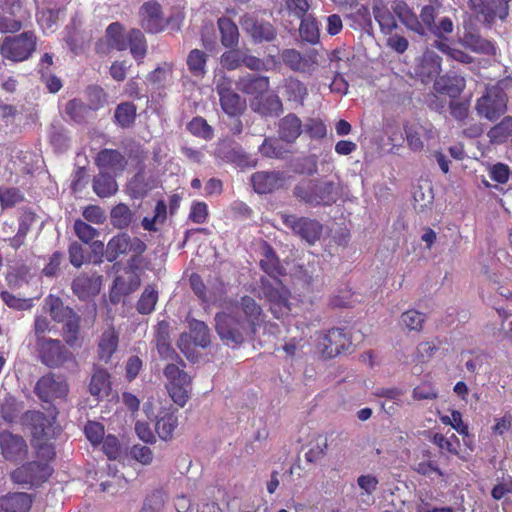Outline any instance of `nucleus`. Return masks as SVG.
Returning a JSON list of instances; mask_svg holds the SVG:
<instances>
[{
	"label": "nucleus",
	"mask_w": 512,
	"mask_h": 512,
	"mask_svg": "<svg viewBox=\"0 0 512 512\" xmlns=\"http://www.w3.org/2000/svg\"><path fill=\"white\" fill-rule=\"evenodd\" d=\"M85 110V105L77 99L70 100L69 102H67L65 107L66 113L75 122H81L83 120Z\"/></svg>",
	"instance_id": "nucleus-62"
},
{
	"label": "nucleus",
	"mask_w": 512,
	"mask_h": 512,
	"mask_svg": "<svg viewBox=\"0 0 512 512\" xmlns=\"http://www.w3.org/2000/svg\"><path fill=\"white\" fill-rule=\"evenodd\" d=\"M303 131L306 132L311 138L321 139L327 135V128L324 122L320 119H308L303 126Z\"/></svg>",
	"instance_id": "nucleus-54"
},
{
	"label": "nucleus",
	"mask_w": 512,
	"mask_h": 512,
	"mask_svg": "<svg viewBox=\"0 0 512 512\" xmlns=\"http://www.w3.org/2000/svg\"><path fill=\"white\" fill-rule=\"evenodd\" d=\"M167 389L173 402L179 405L180 407H183L189 399L191 390V379H185V382L181 381L168 384Z\"/></svg>",
	"instance_id": "nucleus-37"
},
{
	"label": "nucleus",
	"mask_w": 512,
	"mask_h": 512,
	"mask_svg": "<svg viewBox=\"0 0 512 512\" xmlns=\"http://www.w3.org/2000/svg\"><path fill=\"white\" fill-rule=\"evenodd\" d=\"M421 127H406L405 134L408 146L413 151H421L424 147L423 141L421 140L422 135Z\"/></svg>",
	"instance_id": "nucleus-58"
},
{
	"label": "nucleus",
	"mask_w": 512,
	"mask_h": 512,
	"mask_svg": "<svg viewBox=\"0 0 512 512\" xmlns=\"http://www.w3.org/2000/svg\"><path fill=\"white\" fill-rule=\"evenodd\" d=\"M477 113L490 121L499 119L507 110V96L499 86H491L476 102Z\"/></svg>",
	"instance_id": "nucleus-6"
},
{
	"label": "nucleus",
	"mask_w": 512,
	"mask_h": 512,
	"mask_svg": "<svg viewBox=\"0 0 512 512\" xmlns=\"http://www.w3.org/2000/svg\"><path fill=\"white\" fill-rule=\"evenodd\" d=\"M74 231L77 237L84 243H90L98 235L95 228L82 220L74 222Z\"/></svg>",
	"instance_id": "nucleus-56"
},
{
	"label": "nucleus",
	"mask_w": 512,
	"mask_h": 512,
	"mask_svg": "<svg viewBox=\"0 0 512 512\" xmlns=\"http://www.w3.org/2000/svg\"><path fill=\"white\" fill-rule=\"evenodd\" d=\"M110 44L117 50L130 49L137 61H141L147 52V44L144 34H109Z\"/></svg>",
	"instance_id": "nucleus-15"
},
{
	"label": "nucleus",
	"mask_w": 512,
	"mask_h": 512,
	"mask_svg": "<svg viewBox=\"0 0 512 512\" xmlns=\"http://www.w3.org/2000/svg\"><path fill=\"white\" fill-rule=\"evenodd\" d=\"M189 131L204 139H210L213 135L212 128L207 124L206 120L202 117H195L188 124Z\"/></svg>",
	"instance_id": "nucleus-55"
},
{
	"label": "nucleus",
	"mask_w": 512,
	"mask_h": 512,
	"mask_svg": "<svg viewBox=\"0 0 512 512\" xmlns=\"http://www.w3.org/2000/svg\"><path fill=\"white\" fill-rule=\"evenodd\" d=\"M37 349L41 361L49 367H60L73 359L72 352L58 339L41 338Z\"/></svg>",
	"instance_id": "nucleus-10"
},
{
	"label": "nucleus",
	"mask_w": 512,
	"mask_h": 512,
	"mask_svg": "<svg viewBox=\"0 0 512 512\" xmlns=\"http://www.w3.org/2000/svg\"><path fill=\"white\" fill-rule=\"evenodd\" d=\"M189 328L195 345L205 348L210 344L209 328L203 321L192 319Z\"/></svg>",
	"instance_id": "nucleus-39"
},
{
	"label": "nucleus",
	"mask_w": 512,
	"mask_h": 512,
	"mask_svg": "<svg viewBox=\"0 0 512 512\" xmlns=\"http://www.w3.org/2000/svg\"><path fill=\"white\" fill-rule=\"evenodd\" d=\"M425 318V315L417 310H408L402 314L401 323L409 330L420 331Z\"/></svg>",
	"instance_id": "nucleus-47"
},
{
	"label": "nucleus",
	"mask_w": 512,
	"mask_h": 512,
	"mask_svg": "<svg viewBox=\"0 0 512 512\" xmlns=\"http://www.w3.org/2000/svg\"><path fill=\"white\" fill-rule=\"evenodd\" d=\"M206 54L198 49L190 51L187 57L189 71L196 77H202L206 73Z\"/></svg>",
	"instance_id": "nucleus-43"
},
{
	"label": "nucleus",
	"mask_w": 512,
	"mask_h": 512,
	"mask_svg": "<svg viewBox=\"0 0 512 512\" xmlns=\"http://www.w3.org/2000/svg\"><path fill=\"white\" fill-rule=\"evenodd\" d=\"M240 306L245 316V321L243 322L255 333L256 328L264 322V314L261 307L249 296L241 299Z\"/></svg>",
	"instance_id": "nucleus-26"
},
{
	"label": "nucleus",
	"mask_w": 512,
	"mask_h": 512,
	"mask_svg": "<svg viewBox=\"0 0 512 512\" xmlns=\"http://www.w3.org/2000/svg\"><path fill=\"white\" fill-rule=\"evenodd\" d=\"M208 217V207L204 202H196L191 206L189 218L197 224H203Z\"/></svg>",
	"instance_id": "nucleus-63"
},
{
	"label": "nucleus",
	"mask_w": 512,
	"mask_h": 512,
	"mask_svg": "<svg viewBox=\"0 0 512 512\" xmlns=\"http://www.w3.org/2000/svg\"><path fill=\"white\" fill-rule=\"evenodd\" d=\"M219 98L221 108L229 116H237L244 110L246 105L245 100H242L241 97L234 91L228 94H224Z\"/></svg>",
	"instance_id": "nucleus-38"
},
{
	"label": "nucleus",
	"mask_w": 512,
	"mask_h": 512,
	"mask_svg": "<svg viewBox=\"0 0 512 512\" xmlns=\"http://www.w3.org/2000/svg\"><path fill=\"white\" fill-rule=\"evenodd\" d=\"M392 9L398 19L406 26L411 32H422L421 23L417 15L409 8L404 0H394Z\"/></svg>",
	"instance_id": "nucleus-30"
},
{
	"label": "nucleus",
	"mask_w": 512,
	"mask_h": 512,
	"mask_svg": "<svg viewBox=\"0 0 512 512\" xmlns=\"http://www.w3.org/2000/svg\"><path fill=\"white\" fill-rule=\"evenodd\" d=\"M116 177L117 176L112 174L99 171L93 179V191L101 198L114 195L118 191V184L115 180Z\"/></svg>",
	"instance_id": "nucleus-32"
},
{
	"label": "nucleus",
	"mask_w": 512,
	"mask_h": 512,
	"mask_svg": "<svg viewBox=\"0 0 512 512\" xmlns=\"http://www.w3.org/2000/svg\"><path fill=\"white\" fill-rule=\"evenodd\" d=\"M237 12L235 8H229L226 10V15L218 18L217 25L219 32H239L238 26L232 19V16H236Z\"/></svg>",
	"instance_id": "nucleus-59"
},
{
	"label": "nucleus",
	"mask_w": 512,
	"mask_h": 512,
	"mask_svg": "<svg viewBox=\"0 0 512 512\" xmlns=\"http://www.w3.org/2000/svg\"><path fill=\"white\" fill-rule=\"evenodd\" d=\"M131 455L143 465H149L153 461L152 450L147 446L134 445L131 449Z\"/></svg>",
	"instance_id": "nucleus-64"
},
{
	"label": "nucleus",
	"mask_w": 512,
	"mask_h": 512,
	"mask_svg": "<svg viewBox=\"0 0 512 512\" xmlns=\"http://www.w3.org/2000/svg\"><path fill=\"white\" fill-rule=\"evenodd\" d=\"M119 343V336L113 327H109L101 334L98 345L97 355L99 360L108 363L112 355L116 352Z\"/></svg>",
	"instance_id": "nucleus-23"
},
{
	"label": "nucleus",
	"mask_w": 512,
	"mask_h": 512,
	"mask_svg": "<svg viewBox=\"0 0 512 512\" xmlns=\"http://www.w3.org/2000/svg\"><path fill=\"white\" fill-rule=\"evenodd\" d=\"M32 419L35 422L32 445L36 449L38 457L48 461L55 455L54 447L50 442L54 434L53 428L50 421L40 412L35 413Z\"/></svg>",
	"instance_id": "nucleus-7"
},
{
	"label": "nucleus",
	"mask_w": 512,
	"mask_h": 512,
	"mask_svg": "<svg viewBox=\"0 0 512 512\" xmlns=\"http://www.w3.org/2000/svg\"><path fill=\"white\" fill-rule=\"evenodd\" d=\"M158 300V292L154 287L148 286L145 288L137 303V311L140 314H150L155 309Z\"/></svg>",
	"instance_id": "nucleus-44"
},
{
	"label": "nucleus",
	"mask_w": 512,
	"mask_h": 512,
	"mask_svg": "<svg viewBox=\"0 0 512 512\" xmlns=\"http://www.w3.org/2000/svg\"><path fill=\"white\" fill-rule=\"evenodd\" d=\"M157 350L164 360H178V354L174 351L168 342L165 332L159 331L157 335Z\"/></svg>",
	"instance_id": "nucleus-53"
},
{
	"label": "nucleus",
	"mask_w": 512,
	"mask_h": 512,
	"mask_svg": "<svg viewBox=\"0 0 512 512\" xmlns=\"http://www.w3.org/2000/svg\"><path fill=\"white\" fill-rule=\"evenodd\" d=\"M294 196L301 202L312 206H330L339 195L338 186L333 181L309 179L300 181L293 189Z\"/></svg>",
	"instance_id": "nucleus-2"
},
{
	"label": "nucleus",
	"mask_w": 512,
	"mask_h": 512,
	"mask_svg": "<svg viewBox=\"0 0 512 512\" xmlns=\"http://www.w3.org/2000/svg\"><path fill=\"white\" fill-rule=\"evenodd\" d=\"M378 483V479L372 474L360 475L357 478V485L362 490V494L368 496H371L377 490Z\"/></svg>",
	"instance_id": "nucleus-61"
},
{
	"label": "nucleus",
	"mask_w": 512,
	"mask_h": 512,
	"mask_svg": "<svg viewBox=\"0 0 512 512\" xmlns=\"http://www.w3.org/2000/svg\"><path fill=\"white\" fill-rule=\"evenodd\" d=\"M260 153L268 158H278L282 154V148L277 139L265 138L259 147Z\"/></svg>",
	"instance_id": "nucleus-60"
},
{
	"label": "nucleus",
	"mask_w": 512,
	"mask_h": 512,
	"mask_svg": "<svg viewBox=\"0 0 512 512\" xmlns=\"http://www.w3.org/2000/svg\"><path fill=\"white\" fill-rule=\"evenodd\" d=\"M146 250V244L137 237H130L126 233H121L113 238L107 244L106 259L109 262L115 261L120 255L133 252L135 255H141Z\"/></svg>",
	"instance_id": "nucleus-11"
},
{
	"label": "nucleus",
	"mask_w": 512,
	"mask_h": 512,
	"mask_svg": "<svg viewBox=\"0 0 512 512\" xmlns=\"http://www.w3.org/2000/svg\"><path fill=\"white\" fill-rule=\"evenodd\" d=\"M85 435L92 445H97L105 438L104 426L99 422H88L84 428Z\"/></svg>",
	"instance_id": "nucleus-57"
},
{
	"label": "nucleus",
	"mask_w": 512,
	"mask_h": 512,
	"mask_svg": "<svg viewBox=\"0 0 512 512\" xmlns=\"http://www.w3.org/2000/svg\"><path fill=\"white\" fill-rule=\"evenodd\" d=\"M280 217L287 228L309 244H314L322 234V225L316 220L287 213H281Z\"/></svg>",
	"instance_id": "nucleus-9"
},
{
	"label": "nucleus",
	"mask_w": 512,
	"mask_h": 512,
	"mask_svg": "<svg viewBox=\"0 0 512 512\" xmlns=\"http://www.w3.org/2000/svg\"><path fill=\"white\" fill-rule=\"evenodd\" d=\"M512 136V116H506L503 120L488 131V137L492 142L502 143Z\"/></svg>",
	"instance_id": "nucleus-42"
},
{
	"label": "nucleus",
	"mask_w": 512,
	"mask_h": 512,
	"mask_svg": "<svg viewBox=\"0 0 512 512\" xmlns=\"http://www.w3.org/2000/svg\"><path fill=\"white\" fill-rule=\"evenodd\" d=\"M215 329L220 339L226 345L232 347L240 345L246 337L253 334L251 329L239 317L227 312L216 314Z\"/></svg>",
	"instance_id": "nucleus-4"
},
{
	"label": "nucleus",
	"mask_w": 512,
	"mask_h": 512,
	"mask_svg": "<svg viewBox=\"0 0 512 512\" xmlns=\"http://www.w3.org/2000/svg\"><path fill=\"white\" fill-rule=\"evenodd\" d=\"M102 450L109 460H118L122 456V447L114 435L105 436L102 440Z\"/></svg>",
	"instance_id": "nucleus-49"
},
{
	"label": "nucleus",
	"mask_w": 512,
	"mask_h": 512,
	"mask_svg": "<svg viewBox=\"0 0 512 512\" xmlns=\"http://www.w3.org/2000/svg\"><path fill=\"white\" fill-rule=\"evenodd\" d=\"M31 504V497L27 493L8 494L0 497V512H28Z\"/></svg>",
	"instance_id": "nucleus-28"
},
{
	"label": "nucleus",
	"mask_w": 512,
	"mask_h": 512,
	"mask_svg": "<svg viewBox=\"0 0 512 512\" xmlns=\"http://www.w3.org/2000/svg\"><path fill=\"white\" fill-rule=\"evenodd\" d=\"M285 181V175L279 171H259L251 176L252 186L258 194L271 193L281 188Z\"/></svg>",
	"instance_id": "nucleus-18"
},
{
	"label": "nucleus",
	"mask_w": 512,
	"mask_h": 512,
	"mask_svg": "<svg viewBox=\"0 0 512 512\" xmlns=\"http://www.w3.org/2000/svg\"><path fill=\"white\" fill-rule=\"evenodd\" d=\"M441 71V58L432 50L423 53L417 64L416 73L425 82L439 75Z\"/></svg>",
	"instance_id": "nucleus-22"
},
{
	"label": "nucleus",
	"mask_w": 512,
	"mask_h": 512,
	"mask_svg": "<svg viewBox=\"0 0 512 512\" xmlns=\"http://www.w3.org/2000/svg\"><path fill=\"white\" fill-rule=\"evenodd\" d=\"M115 123L122 128L131 127L136 119V106L132 102L117 105L114 112Z\"/></svg>",
	"instance_id": "nucleus-36"
},
{
	"label": "nucleus",
	"mask_w": 512,
	"mask_h": 512,
	"mask_svg": "<svg viewBox=\"0 0 512 512\" xmlns=\"http://www.w3.org/2000/svg\"><path fill=\"white\" fill-rule=\"evenodd\" d=\"M461 44L476 53L483 54H495L494 44L483 38L481 34H464L463 38L460 39Z\"/></svg>",
	"instance_id": "nucleus-33"
},
{
	"label": "nucleus",
	"mask_w": 512,
	"mask_h": 512,
	"mask_svg": "<svg viewBox=\"0 0 512 512\" xmlns=\"http://www.w3.org/2000/svg\"><path fill=\"white\" fill-rule=\"evenodd\" d=\"M239 24L244 32H270V25L260 23L257 17L251 13L243 14Z\"/></svg>",
	"instance_id": "nucleus-46"
},
{
	"label": "nucleus",
	"mask_w": 512,
	"mask_h": 512,
	"mask_svg": "<svg viewBox=\"0 0 512 512\" xmlns=\"http://www.w3.org/2000/svg\"><path fill=\"white\" fill-rule=\"evenodd\" d=\"M349 345L350 340L342 328H334L318 336V348L326 358L337 356L341 351L346 350Z\"/></svg>",
	"instance_id": "nucleus-13"
},
{
	"label": "nucleus",
	"mask_w": 512,
	"mask_h": 512,
	"mask_svg": "<svg viewBox=\"0 0 512 512\" xmlns=\"http://www.w3.org/2000/svg\"><path fill=\"white\" fill-rule=\"evenodd\" d=\"M44 308L49 312L52 319L63 323V337L71 348L81 347L80 339V317L68 306H65L62 300L53 295H49L44 300Z\"/></svg>",
	"instance_id": "nucleus-3"
},
{
	"label": "nucleus",
	"mask_w": 512,
	"mask_h": 512,
	"mask_svg": "<svg viewBox=\"0 0 512 512\" xmlns=\"http://www.w3.org/2000/svg\"><path fill=\"white\" fill-rule=\"evenodd\" d=\"M439 38L436 39L433 43V46H435L438 50L443 52L444 54L450 56L451 58L464 62L469 63L471 61V57L468 56L463 51L457 49L456 47L452 46L448 39L444 36V34H438Z\"/></svg>",
	"instance_id": "nucleus-40"
},
{
	"label": "nucleus",
	"mask_w": 512,
	"mask_h": 512,
	"mask_svg": "<svg viewBox=\"0 0 512 512\" xmlns=\"http://www.w3.org/2000/svg\"><path fill=\"white\" fill-rule=\"evenodd\" d=\"M284 96L288 101L297 105H303L305 98L308 95L306 86L295 78H288L284 80L283 84Z\"/></svg>",
	"instance_id": "nucleus-34"
},
{
	"label": "nucleus",
	"mask_w": 512,
	"mask_h": 512,
	"mask_svg": "<svg viewBox=\"0 0 512 512\" xmlns=\"http://www.w3.org/2000/svg\"><path fill=\"white\" fill-rule=\"evenodd\" d=\"M283 62L293 71L311 74L317 67L315 56H302L294 49L284 50L281 54Z\"/></svg>",
	"instance_id": "nucleus-20"
},
{
	"label": "nucleus",
	"mask_w": 512,
	"mask_h": 512,
	"mask_svg": "<svg viewBox=\"0 0 512 512\" xmlns=\"http://www.w3.org/2000/svg\"><path fill=\"white\" fill-rule=\"evenodd\" d=\"M177 426L178 416L173 412H166L158 417L155 424V431L162 440L167 441L172 439Z\"/></svg>",
	"instance_id": "nucleus-35"
},
{
	"label": "nucleus",
	"mask_w": 512,
	"mask_h": 512,
	"mask_svg": "<svg viewBox=\"0 0 512 512\" xmlns=\"http://www.w3.org/2000/svg\"><path fill=\"white\" fill-rule=\"evenodd\" d=\"M35 391L40 399L48 402L65 397L68 392V385L62 377L48 374L38 380Z\"/></svg>",
	"instance_id": "nucleus-14"
},
{
	"label": "nucleus",
	"mask_w": 512,
	"mask_h": 512,
	"mask_svg": "<svg viewBox=\"0 0 512 512\" xmlns=\"http://www.w3.org/2000/svg\"><path fill=\"white\" fill-rule=\"evenodd\" d=\"M433 443L442 451H446L452 455H458L459 453V440L454 434L450 437H446L443 434L436 433L433 437Z\"/></svg>",
	"instance_id": "nucleus-48"
},
{
	"label": "nucleus",
	"mask_w": 512,
	"mask_h": 512,
	"mask_svg": "<svg viewBox=\"0 0 512 512\" xmlns=\"http://www.w3.org/2000/svg\"><path fill=\"white\" fill-rule=\"evenodd\" d=\"M111 390L109 373L102 368L94 367L93 374L89 384V392L98 400L108 396Z\"/></svg>",
	"instance_id": "nucleus-29"
},
{
	"label": "nucleus",
	"mask_w": 512,
	"mask_h": 512,
	"mask_svg": "<svg viewBox=\"0 0 512 512\" xmlns=\"http://www.w3.org/2000/svg\"><path fill=\"white\" fill-rule=\"evenodd\" d=\"M101 288V279L98 276H78L72 284L74 294L80 299H87L99 293Z\"/></svg>",
	"instance_id": "nucleus-27"
},
{
	"label": "nucleus",
	"mask_w": 512,
	"mask_h": 512,
	"mask_svg": "<svg viewBox=\"0 0 512 512\" xmlns=\"http://www.w3.org/2000/svg\"><path fill=\"white\" fill-rule=\"evenodd\" d=\"M24 200V194L15 187L0 186V204L3 209L11 208Z\"/></svg>",
	"instance_id": "nucleus-45"
},
{
	"label": "nucleus",
	"mask_w": 512,
	"mask_h": 512,
	"mask_svg": "<svg viewBox=\"0 0 512 512\" xmlns=\"http://www.w3.org/2000/svg\"><path fill=\"white\" fill-rule=\"evenodd\" d=\"M95 162L101 172H106L114 176L122 174L127 166L125 156L115 149L101 150L97 154Z\"/></svg>",
	"instance_id": "nucleus-17"
},
{
	"label": "nucleus",
	"mask_w": 512,
	"mask_h": 512,
	"mask_svg": "<svg viewBox=\"0 0 512 512\" xmlns=\"http://www.w3.org/2000/svg\"><path fill=\"white\" fill-rule=\"evenodd\" d=\"M373 14L382 32H391L397 27L395 16L385 5L374 6Z\"/></svg>",
	"instance_id": "nucleus-41"
},
{
	"label": "nucleus",
	"mask_w": 512,
	"mask_h": 512,
	"mask_svg": "<svg viewBox=\"0 0 512 512\" xmlns=\"http://www.w3.org/2000/svg\"><path fill=\"white\" fill-rule=\"evenodd\" d=\"M36 48L34 34H12L6 36L0 44V53L4 58L13 62L28 59Z\"/></svg>",
	"instance_id": "nucleus-5"
},
{
	"label": "nucleus",
	"mask_w": 512,
	"mask_h": 512,
	"mask_svg": "<svg viewBox=\"0 0 512 512\" xmlns=\"http://www.w3.org/2000/svg\"><path fill=\"white\" fill-rule=\"evenodd\" d=\"M251 108L263 116H272L278 115L282 111V103L276 94H269L253 100Z\"/></svg>",
	"instance_id": "nucleus-31"
},
{
	"label": "nucleus",
	"mask_w": 512,
	"mask_h": 512,
	"mask_svg": "<svg viewBox=\"0 0 512 512\" xmlns=\"http://www.w3.org/2000/svg\"><path fill=\"white\" fill-rule=\"evenodd\" d=\"M164 503V493L160 490H155L145 498L141 512H160Z\"/></svg>",
	"instance_id": "nucleus-51"
},
{
	"label": "nucleus",
	"mask_w": 512,
	"mask_h": 512,
	"mask_svg": "<svg viewBox=\"0 0 512 512\" xmlns=\"http://www.w3.org/2000/svg\"><path fill=\"white\" fill-rule=\"evenodd\" d=\"M303 132L301 119L293 113L284 116L279 122V137L287 143H293Z\"/></svg>",
	"instance_id": "nucleus-24"
},
{
	"label": "nucleus",
	"mask_w": 512,
	"mask_h": 512,
	"mask_svg": "<svg viewBox=\"0 0 512 512\" xmlns=\"http://www.w3.org/2000/svg\"><path fill=\"white\" fill-rule=\"evenodd\" d=\"M139 13L142 22L146 24L149 29L159 27L161 29L167 28L171 30H180L181 24L184 20L183 13L177 11L166 19L165 25H162V7L155 1L145 2L140 7Z\"/></svg>",
	"instance_id": "nucleus-8"
},
{
	"label": "nucleus",
	"mask_w": 512,
	"mask_h": 512,
	"mask_svg": "<svg viewBox=\"0 0 512 512\" xmlns=\"http://www.w3.org/2000/svg\"><path fill=\"white\" fill-rule=\"evenodd\" d=\"M22 0H0V32H19L22 28L18 14Z\"/></svg>",
	"instance_id": "nucleus-16"
},
{
	"label": "nucleus",
	"mask_w": 512,
	"mask_h": 512,
	"mask_svg": "<svg viewBox=\"0 0 512 512\" xmlns=\"http://www.w3.org/2000/svg\"><path fill=\"white\" fill-rule=\"evenodd\" d=\"M236 85L241 92L254 96V100L263 96L270 86L268 77L252 74L240 77Z\"/></svg>",
	"instance_id": "nucleus-21"
},
{
	"label": "nucleus",
	"mask_w": 512,
	"mask_h": 512,
	"mask_svg": "<svg viewBox=\"0 0 512 512\" xmlns=\"http://www.w3.org/2000/svg\"><path fill=\"white\" fill-rule=\"evenodd\" d=\"M0 448L3 456L9 461L22 460L27 454L25 440L21 436L8 431L0 434Z\"/></svg>",
	"instance_id": "nucleus-19"
},
{
	"label": "nucleus",
	"mask_w": 512,
	"mask_h": 512,
	"mask_svg": "<svg viewBox=\"0 0 512 512\" xmlns=\"http://www.w3.org/2000/svg\"><path fill=\"white\" fill-rule=\"evenodd\" d=\"M112 224L118 228H125L131 221V211L125 204H119L111 211Z\"/></svg>",
	"instance_id": "nucleus-52"
},
{
	"label": "nucleus",
	"mask_w": 512,
	"mask_h": 512,
	"mask_svg": "<svg viewBox=\"0 0 512 512\" xmlns=\"http://www.w3.org/2000/svg\"><path fill=\"white\" fill-rule=\"evenodd\" d=\"M51 475V468L46 463L28 462L11 473V479L18 484L39 485Z\"/></svg>",
	"instance_id": "nucleus-12"
},
{
	"label": "nucleus",
	"mask_w": 512,
	"mask_h": 512,
	"mask_svg": "<svg viewBox=\"0 0 512 512\" xmlns=\"http://www.w3.org/2000/svg\"><path fill=\"white\" fill-rule=\"evenodd\" d=\"M349 19L358 24L351 25L354 30L369 32L372 29L371 15L366 7L358 9L356 13L349 16Z\"/></svg>",
	"instance_id": "nucleus-50"
},
{
	"label": "nucleus",
	"mask_w": 512,
	"mask_h": 512,
	"mask_svg": "<svg viewBox=\"0 0 512 512\" xmlns=\"http://www.w3.org/2000/svg\"><path fill=\"white\" fill-rule=\"evenodd\" d=\"M433 87L439 94L456 98L465 88V79L458 75H444L435 80Z\"/></svg>",
	"instance_id": "nucleus-25"
},
{
	"label": "nucleus",
	"mask_w": 512,
	"mask_h": 512,
	"mask_svg": "<svg viewBox=\"0 0 512 512\" xmlns=\"http://www.w3.org/2000/svg\"><path fill=\"white\" fill-rule=\"evenodd\" d=\"M260 266L270 278H261L259 295L270 303V310L275 318H283L291 310L288 302L289 291L277 279V275L280 274V265L271 250L267 252L264 259H261Z\"/></svg>",
	"instance_id": "nucleus-1"
}]
</instances>
